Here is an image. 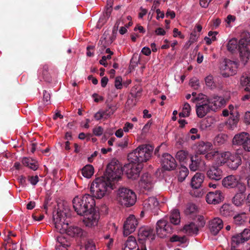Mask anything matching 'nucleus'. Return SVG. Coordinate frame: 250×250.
<instances>
[{
    "label": "nucleus",
    "instance_id": "35",
    "mask_svg": "<svg viewBox=\"0 0 250 250\" xmlns=\"http://www.w3.org/2000/svg\"><path fill=\"white\" fill-rule=\"evenodd\" d=\"M245 242V241L243 240L240 233H236L233 235L231 237V246H236Z\"/></svg>",
    "mask_w": 250,
    "mask_h": 250
},
{
    "label": "nucleus",
    "instance_id": "57",
    "mask_svg": "<svg viewBox=\"0 0 250 250\" xmlns=\"http://www.w3.org/2000/svg\"><path fill=\"white\" fill-rule=\"evenodd\" d=\"M141 52L146 56H149L150 55L151 51L149 47H144L142 48Z\"/></svg>",
    "mask_w": 250,
    "mask_h": 250
},
{
    "label": "nucleus",
    "instance_id": "59",
    "mask_svg": "<svg viewBox=\"0 0 250 250\" xmlns=\"http://www.w3.org/2000/svg\"><path fill=\"white\" fill-rule=\"evenodd\" d=\"M43 98L44 101H45L46 103L48 102L50 99V93L46 91H44L43 92Z\"/></svg>",
    "mask_w": 250,
    "mask_h": 250
},
{
    "label": "nucleus",
    "instance_id": "25",
    "mask_svg": "<svg viewBox=\"0 0 250 250\" xmlns=\"http://www.w3.org/2000/svg\"><path fill=\"white\" fill-rule=\"evenodd\" d=\"M22 164L33 170H36L38 168L37 162L30 158H23L22 160Z\"/></svg>",
    "mask_w": 250,
    "mask_h": 250
},
{
    "label": "nucleus",
    "instance_id": "8",
    "mask_svg": "<svg viewBox=\"0 0 250 250\" xmlns=\"http://www.w3.org/2000/svg\"><path fill=\"white\" fill-rule=\"evenodd\" d=\"M217 162L221 165L227 163L230 169L236 170L242 164V158L238 153L232 154L229 151H227L222 152V159L217 160Z\"/></svg>",
    "mask_w": 250,
    "mask_h": 250
},
{
    "label": "nucleus",
    "instance_id": "2",
    "mask_svg": "<svg viewBox=\"0 0 250 250\" xmlns=\"http://www.w3.org/2000/svg\"><path fill=\"white\" fill-rule=\"evenodd\" d=\"M92 195L85 194L83 196H77L72 201L73 207L75 211L80 216H87L84 220L86 226L91 227L97 224L99 216L95 212V201L94 197L101 199L95 196V193L91 191Z\"/></svg>",
    "mask_w": 250,
    "mask_h": 250
},
{
    "label": "nucleus",
    "instance_id": "49",
    "mask_svg": "<svg viewBox=\"0 0 250 250\" xmlns=\"http://www.w3.org/2000/svg\"><path fill=\"white\" fill-rule=\"evenodd\" d=\"M28 181L33 186L36 185L39 182V177L37 175L28 176Z\"/></svg>",
    "mask_w": 250,
    "mask_h": 250
},
{
    "label": "nucleus",
    "instance_id": "39",
    "mask_svg": "<svg viewBox=\"0 0 250 250\" xmlns=\"http://www.w3.org/2000/svg\"><path fill=\"white\" fill-rule=\"evenodd\" d=\"M188 154L187 151L181 150L177 152L176 157L180 162H184L187 158Z\"/></svg>",
    "mask_w": 250,
    "mask_h": 250
},
{
    "label": "nucleus",
    "instance_id": "53",
    "mask_svg": "<svg viewBox=\"0 0 250 250\" xmlns=\"http://www.w3.org/2000/svg\"><path fill=\"white\" fill-rule=\"evenodd\" d=\"M19 183L22 186L25 187L27 185L26 177L23 176H21L18 178Z\"/></svg>",
    "mask_w": 250,
    "mask_h": 250
},
{
    "label": "nucleus",
    "instance_id": "55",
    "mask_svg": "<svg viewBox=\"0 0 250 250\" xmlns=\"http://www.w3.org/2000/svg\"><path fill=\"white\" fill-rule=\"evenodd\" d=\"M128 144V139L126 138L123 142H119L117 144V146L122 148H125L126 147Z\"/></svg>",
    "mask_w": 250,
    "mask_h": 250
},
{
    "label": "nucleus",
    "instance_id": "62",
    "mask_svg": "<svg viewBox=\"0 0 250 250\" xmlns=\"http://www.w3.org/2000/svg\"><path fill=\"white\" fill-rule=\"evenodd\" d=\"M155 33L157 35H162L163 36L166 34V31L162 28H161V27L157 28L155 30Z\"/></svg>",
    "mask_w": 250,
    "mask_h": 250
},
{
    "label": "nucleus",
    "instance_id": "52",
    "mask_svg": "<svg viewBox=\"0 0 250 250\" xmlns=\"http://www.w3.org/2000/svg\"><path fill=\"white\" fill-rule=\"evenodd\" d=\"M93 132L96 136H100L103 133V128L99 126L94 128L93 130Z\"/></svg>",
    "mask_w": 250,
    "mask_h": 250
},
{
    "label": "nucleus",
    "instance_id": "28",
    "mask_svg": "<svg viewBox=\"0 0 250 250\" xmlns=\"http://www.w3.org/2000/svg\"><path fill=\"white\" fill-rule=\"evenodd\" d=\"M191 164L189 165V168L191 171H195L199 167V165L201 162V158L197 155L191 157Z\"/></svg>",
    "mask_w": 250,
    "mask_h": 250
},
{
    "label": "nucleus",
    "instance_id": "22",
    "mask_svg": "<svg viewBox=\"0 0 250 250\" xmlns=\"http://www.w3.org/2000/svg\"><path fill=\"white\" fill-rule=\"evenodd\" d=\"M159 205V202L157 199L154 197H151L145 200L144 202V207L147 210H153L157 209Z\"/></svg>",
    "mask_w": 250,
    "mask_h": 250
},
{
    "label": "nucleus",
    "instance_id": "41",
    "mask_svg": "<svg viewBox=\"0 0 250 250\" xmlns=\"http://www.w3.org/2000/svg\"><path fill=\"white\" fill-rule=\"evenodd\" d=\"M240 83L242 86L250 84V74H245L242 76L240 79Z\"/></svg>",
    "mask_w": 250,
    "mask_h": 250
},
{
    "label": "nucleus",
    "instance_id": "34",
    "mask_svg": "<svg viewBox=\"0 0 250 250\" xmlns=\"http://www.w3.org/2000/svg\"><path fill=\"white\" fill-rule=\"evenodd\" d=\"M245 197L241 193H236L232 198L233 203L236 206H241L245 202Z\"/></svg>",
    "mask_w": 250,
    "mask_h": 250
},
{
    "label": "nucleus",
    "instance_id": "15",
    "mask_svg": "<svg viewBox=\"0 0 250 250\" xmlns=\"http://www.w3.org/2000/svg\"><path fill=\"white\" fill-rule=\"evenodd\" d=\"M207 175L211 180L219 181L222 178L223 171L219 166L213 165L207 170Z\"/></svg>",
    "mask_w": 250,
    "mask_h": 250
},
{
    "label": "nucleus",
    "instance_id": "23",
    "mask_svg": "<svg viewBox=\"0 0 250 250\" xmlns=\"http://www.w3.org/2000/svg\"><path fill=\"white\" fill-rule=\"evenodd\" d=\"M239 115L236 111L235 113H231L229 118L227 122V126L229 129L233 130L236 127L239 121Z\"/></svg>",
    "mask_w": 250,
    "mask_h": 250
},
{
    "label": "nucleus",
    "instance_id": "11",
    "mask_svg": "<svg viewBox=\"0 0 250 250\" xmlns=\"http://www.w3.org/2000/svg\"><path fill=\"white\" fill-rule=\"evenodd\" d=\"M232 144L242 146L245 151H250V134L244 132L236 134L232 139Z\"/></svg>",
    "mask_w": 250,
    "mask_h": 250
},
{
    "label": "nucleus",
    "instance_id": "42",
    "mask_svg": "<svg viewBox=\"0 0 250 250\" xmlns=\"http://www.w3.org/2000/svg\"><path fill=\"white\" fill-rule=\"evenodd\" d=\"M170 241L172 242H179L181 244H184L186 242V238L185 236H179L174 235L170 238Z\"/></svg>",
    "mask_w": 250,
    "mask_h": 250
},
{
    "label": "nucleus",
    "instance_id": "10",
    "mask_svg": "<svg viewBox=\"0 0 250 250\" xmlns=\"http://www.w3.org/2000/svg\"><path fill=\"white\" fill-rule=\"evenodd\" d=\"M173 229V226L164 218L157 222L156 231L158 236L161 238L165 237L167 234L171 233Z\"/></svg>",
    "mask_w": 250,
    "mask_h": 250
},
{
    "label": "nucleus",
    "instance_id": "33",
    "mask_svg": "<svg viewBox=\"0 0 250 250\" xmlns=\"http://www.w3.org/2000/svg\"><path fill=\"white\" fill-rule=\"evenodd\" d=\"M189 173L188 168L185 166H181L179 168L178 179L179 182L184 181Z\"/></svg>",
    "mask_w": 250,
    "mask_h": 250
},
{
    "label": "nucleus",
    "instance_id": "6",
    "mask_svg": "<svg viewBox=\"0 0 250 250\" xmlns=\"http://www.w3.org/2000/svg\"><path fill=\"white\" fill-rule=\"evenodd\" d=\"M154 147L150 145L139 146L136 149L128 154L129 162L141 164L146 162L152 156Z\"/></svg>",
    "mask_w": 250,
    "mask_h": 250
},
{
    "label": "nucleus",
    "instance_id": "3",
    "mask_svg": "<svg viewBox=\"0 0 250 250\" xmlns=\"http://www.w3.org/2000/svg\"><path fill=\"white\" fill-rule=\"evenodd\" d=\"M191 101L193 103L197 102L196 111L197 116L199 118L205 117L210 111H215L226 103V100L218 96L209 98H208L205 95L202 98L198 96L193 98Z\"/></svg>",
    "mask_w": 250,
    "mask_h": 250
},
{
    "label": "nucleus",
    "instance_id": "43",
    "mask_svg": "<svg viewBox=\"0 0 250 250\" xmlns=\"http://www.w3.org/2000/svg\"><path fill=\"white\" fill-rule=\"evenodd\" d=\"M205 82L206 85L210 87L211 88H214L215 83L213 81V76L212 75H208L205 78Z\"/></svg>",
    "mask_w": 250,
    "mask_h": 250
},
{
    "label": "nucleus",
    "instance_id": "4",
    "mask_svg": "<svg viewBox=\"0 0 250 250\" xmlns=\"http://www.w3.org/2000/svg\"><path fill=\"white\" fill-rule=\"evenodd\" d=\"M66 213L61 210L53 214V219L56 230L60 233H66L72 237H81L83 235V230L77 226H69L66 220Z\"/></svg>",
    "mask_w": 250,
    "mask_h": 250
},
{
    "label": "nucleus",
    "instance_id": "44",
    "mask_svg": "<svg viewBox=\"0 0 250 250\" xmlns=\"http://www.w3.org/2000/svg\"><path fill=\"white\" fill-rule=\"evenodd\" d=\"M200 36V34L197 33L195 29L191 33L190 35V38L189 40V42H190V44L193 43L197 41L198 38Z\"/></svg>",
    "mask_w": 250,
    "mask_h": 250
},
{
    "label": "nucleus",
    "instance_id": "21",
    "mask_svg": "<svg viewBox=\"0 0 250 250\" xmlns=\"http://www.w3.org/2000/svg\"><path fill=\"white\" fill-rule=\"evenodd\" d=\"M204 178L205 176L203 173H196L191 179L190 183L191 187L195 189L199 188L201 186Z\"/></svg>",
    "mask_w": 250,
    "mask_h": 250
},
{
    "label": "nucleus",
    "instance_id": "16",
    "mask_svg": "<svg viewBox=\"0 0 250 250\" xmlns=\"http://www.w3.org/2000/svg\"><path fill=\"white\" fill-rule=\"evenodd\" d=\"M224 197L220 190H215L214 191L209 192L206 196V201L208 204H217L221 202Z\"/></svg>",
    "mask_w": 250,
    "mask_h": 250
},
{
    "label": "nucleus",
    "instance_id": "18",
    "mask_svg": "<svg viewBox=\"0 0 250 250\" xmlns=\"http://www.w3.org/2000/svg\"><path fill=\"white\" fill-rule=\"evenodd\" d=\"M141 187L146 190H149L152 188L153 180L151 175L148 173H144L141 177L139 183Z\"/></svg>",
    "mask_w": 250,
    "mask_h": 250
},
{
    "label": "nucleus",
    "instance_id": "29",
    "mask_svg": "<svg viewBox=\"0 0 250 250\" xmlns=\"http://www.w3.org/2000/svg\"><path fill=\"white\" fill-rule=\"evenodd\" d=\"M94 167L91 165H86L82 169V173L83 175L87 178H90L94 174Z\"/></svg>",
    "mask_w": 250,
    "mask_h": 250
},
{
    "label": "nucleus",
    "instance_id": "12",
    "mask_svg": "<svg viewBox=\"0 0 250 250\" xmlns=\"http://www.w3.org/2000/svg\"><path fill=\"white\" fill-rule=\"evenodd\" d=\"M138 241L142 244V246H146L145 241L146 239L151 241L155 239V234L154 230L149 227L141 228L138 232Z\"/></svg>",
    "mask_w": 250,
    "mask_h": 250
},
{
    "label": "nucleus",
    "instance_id": "17",
    "mask_svg": "<svg viewBox=\"0 0 250 250\" xmlns=\"http://www.w3.org/2000/svg\"><path fill=\"white\" fill-rule=\"evenodd\" d=\"M223 223L222 220L219 218H215L211 220L209 224V228L211 233L216 235L223 228Z\"/></svg>",
    "mask_w": 250,
    "mask_h": 250
},
{
    "label": "nucleus",
    "instance_id": "45",
    "mask_svg": "<svg viewBox=\"0 0 250 250\" xmlns=\"http://www.w3.org/2000/svg\"><path fill=\"white\" fill-rule=\"evenodd\" d=\"M200 138V135L199 134H196V135L191 134V133H188L183 139L186 141H189L190 140L194 141L196 139H198Z\"/></svg>",
    "mask_w": 250,
    "mask_h": 250
},
{
    "label": "nucleus",
    "instance_id": "24",
    "mask_svg": "<svg viewBox=\"0 0 250 250\" xmlns=\"http://www.w3.org/2000/svg\"><path fill=\"white\" fill-rule=\"evenodd\" d=\"M183 230L185 232L189 235L197 234L199 229L198 227L194 223H190L185 225L184 227Z\"/></svg>",
    "mask_w": 250,
    "mask_h": 250
},
{
    "label": "nucleus",
    "instance_id": "51",
    "mask_svg": "<svg viewBox=\"0 0 250 250\" xmlns=\"http://www.w3.org/2000/svg\"><path fill=\"white\" fill-rule=\"evenodd\" d=\"M190 85L194 89H197L199 86V80L197 79H191L190 81Z\"/></svg>",
    "mask_w": 250,
    "mask_h": 250
},
{
    "label": "nucleus",
    "instance_id": "40",
    "mask_svg": "<svg viewBox=\"0 0 250 250\" xmlns=\"http://www.w3.org/2000/svg\"><path fill=\"white\" fill-rule=\"evenodd\" d=\"M197 210V206L194 204H188L187 206L185 209V213L187 215H189L196 212Z\"/></svg>",
    "mask_w": 250,
    "mask_h": 250
},
{
    "label": "nucleus",
    "instance_id": "26",
    "mask_svg": "<svg viewBox=\"0 0 250 250\" xmlns=\"http://www.w3.org/2000/svg\"><path fill=\"white\" fill-rule=\"evenodd\" d=\"M138 247L135 237L132 236H130L128 237L125 243V246L124 250H136Z\"/></svg>",
    "mask_w": 250,
    "mask_h": 250
},
{
    "label": "nucleus",
    "instance_id": "30",
    "mask_svg": "<svg viewBox=\"0 0 250 250\" xmlns=\"http://www.w3.org/2000/svg\"><path fill=\"white\" fill-rule=\"evenodd\" d=\"M205 158L207 160H211L213 159H216L218 160L222 159V153H219L218 151L208 152L204 154Z\"/></svg>",
    "mask_w": 250,
    "mask_h": 250
},
{
    "label": "nucleus",
    "instance_id": "48",
    "mask_svg": "<svg viewBox=\"0 0 250 250\" xmlns=\"http://www.w3.org/2000/svg\"><path fill=\"white\" fill-rule=\"evenodd\" d=\"M122 78L121 77L118 76L115 80V86L118 89H121L122 88Z\"/></svg>",
    "mask_w": 250,
    "mask_h": 250
},
{
    "label": "nucleus",
    "instance_id": "36",
    "mask_svg": "<svg viewBox=\"0 0 250 250\" xmlns=\"http://www.w3.org/2000/svg\"><path fill=\"white\" fill-rule=\"evenodd\" d=\"M246 215L245 213H242L234 215L233 217L234 223L236 225L242 224L245 222Z\"/></svg>",
    "mask_w": 250,
    "mask_h": 250
},
{
    "label": "nucleus",
    "instance_id": "46",
    "mask_svg": "<svg viewBox=\"0 0 250 250\" xmlns=\"http://www.w3.org/2000/svg\"><path fill=\"white\" fill-rule=\"evenodd\" d=\"M242 237L244 241H247L250 238V229H245L242 232H240Z\"/></svg>",
    "mask_w": 250,
    "mask_h": 250
},
{
    "label": "nucleus",
    "instance_id": "1",
    "mask_svg": "<svg viewBox=\"0 0 250 250\" xmlns=\"http://www.w3.org/2000/svg\"><path fill=\"white\" fill-rule=\"evenodd\" d=\"M143 168V164L129 162L122 167L119 162L114 159L108 164L104 175L95 179L91 184V191L95 196L103 197L106 193L115 188V183L121 178L123 172L129 179H136Z\"/></svg>",
    "mask_w": 250,
    "mask_h": 250
},
{
    "label": "nucleus",
    "instance_id": "50",
    "mask_svg": "<svg viewBox=\"0 0 250 250\" xmlns=\"http://www.w3.org/2000/svg\"><path fill=\"white\" fill-rule=\"evenodd\" d=\"M95 46L93 45H88L86 47V55L88 57H92L94 55V49Z\"/></svg>",
    "mask_w": 250,
    "mask_h": 250
},
{
    "label": "nucleus",
    "instance_id": "5",
    "mask_svg": "<svg viewBox=\"0 0 250 250\" xmlns=\"http://www.w3.org/2000/svg\"><path fill=\"white\" fill-rule=\"evenodd\" d=\"M250 44V34L245 32L241 34L238 42L236 39H232L228 42L227 47V50L231 53H234L238 50L241 61L246 64L250 57V50L248 47Z\"/></svg>",
    "mask_w": 250,
    "mask_h": 250
},
{
    "label": "nucleus",
    "instance_id": "37",
    "mask_svg": "<svg viewBox=\"0 0 250 250\" xmlns=\"http://www.w3.org/2000/svg\"><path fill=\"white\" fill-rule=\"evenodd\" d=\"M191 107L189 104L185 103L183 107L182 111L179 113V116L181 117H188L190 115Z\"/></svg>",
    "mask_w": 250,
    "mask_h": 250
},
{
    "label": "nucleus",
    "instance_id": "61",
    "mask_svg": "<svg viewBox=\"0 0 250 250\" xmlns=\"http://www.w3.org/2000/svg\"><path fill=\"white\" fill-rule=\"evenodd\" d=\"M32 216H33V219L35 220H36L38 221H42L44 218L43 215L40 214L39 215H38L36 213L33 214Z\"/></svg>",
    "mask_w": 250,
    "mask_h": 250
},
{
    "label": "nucleus",
    "instance_id": "32",
    "mask_svg": "<svg viewBox=\"0 0 250 250\" xmlns=\"http://www.w3.org/2000/svg\"><path fill=\"white\" fill-rule=\"evenodd\" d=\"M228 136L225 134H219L214 139L215 146H220L224 144L227 141Z\"/></svg>",
    "mask_w": 250,
    "mask_h": 250
},
{
    "label": "nucleus",
    "instance_id": "7",
    "mask_svg": "<svg viewBox=\"0 0 250 250\" xmlns=\"http://www.w3.org/2000/svg\"><path fill=\"white\" fill-rule=\"evenodd\" d=\"M117 199L121 205L128 207L135 203L136 196L132 190L122 187L120 188L117 191Z\"/></svg>",
    "mask_w": 250,
    "mask_h": 250
},
{
    "label": "nucleus",
    "instance_id": "56",
    "mask_svg": "<svg viewBox=\"0 0 250 250\" xmlns=\"http://www.w3.org/2000/svg\"><path fill=\"white\" fill-rule=\"evenodd\" d=\"M209 126V125L208 123V121L206 119L203 120L200 123V126L202 129H205Z\"/></svg>",
    "mask_w": 250,
    "mask_h": 250
},
{
    "label": "nucleus",
    "instance_id": "60",
    "mask_svg": "<svg viewBox=\"0 0 250 250\" xmlns=\"http://www.w3.org/2000/svg\"><path fill=\"white\" fill-rule=\"evenodd\" d=\"M133 127L132 124L130 123H126L124 127V130L125 132H128L130 129H132Z\"/></svg>",
    "mask_w": 250,
    "mask_h": 250
},
{
    "label": "nucleus",
    "instance_id": "27",
    "mask_svg": "<svg viewBox=\"0 0 250 250\" xmlns=\"http://www.w3.org/2000/svg\"><path fill=\"white\" fill-rule=\"evenodd\" d=\"M169 221L171 224L177 225L180 222V212L178 209H173L169 216Z\"/></svg>",
    "mask_w": 250,
    "mask_h": 250
},
{
    "label": "nucleus",
    "instance_id": "20",
    "mask_svg": "<svg viewBox=\"0 0 250 250\" xmlns=\"http://www.w3.org/2000/svg\"><path fill=\"white\" fill-rule=\"evenodd\" d=\"M212 145L208 142L200 141L198 142L196 151L198 154L204 155L212 149Z\"/></svg>",
    "mask_w": 250,
    "mask_h": 250
},
{
    "label": "nucleus",
    "instance_id": "38",
    "mask_svg": "<svg viewBox=\"0 0 250 250\" xmlns=\"http://www.w3.org/2000/svg\"><path fill=\"white\" fill-rule=\"evenodd\" d=\"M42 77L43 79L47 82H50L51 80V77L48 73V66L47 65H44L43 66Z\"/></svg>",
    "mask_w": 250,
    "mask_h": 250
},
{
    "label": "nucleus",
    "instance_id": "31",
    "mask_svg": "<svg viewBox=\"0 0 250 250\" xmlns=\"http://www.w3.org/2000/svg\"><path fill=\"white\" fill-rule=\"evenodd\" d=\"M220 211L221 214L225 217L232 216L234 214V212L231 209V208L229 205L227 204L222 206L220 208Z\"/></svg>",
    "mask_w": 250,
    "mask_h": 250
},
{
    "label": "nucleus",
    "instance_id": "58",
    "mask_svg": "<svg viewBox=\"0 0 250 250\" xmlns=\"http://www.w3.org/2000/svg\"><path fill=\"white\" fill-rule=\"evenodd\" d=\"M173 37H176L178 35L180 37V38L183 39L184 38V36L182 34L181 32L180 31H179L178 29L177 28H174L173 29Z\"/></svg>",
    "mask_w": 250,
    "mask_h": 250
},
{
    "label": "nucleus",
    "instance_id": "13",
    "mask_svg": "<svg viewBox=\"0 0 250 250\" xmlns=\"http://www.w3.org/2000/svg\"><path fill=\"white\" fill-rule=\"evenodd\" d=\"M138 225V221L134 215H130L125 221L124 225V235L128 236L134 232Z\"/></svg>",
    "mask_w": 250,
    "mask_h": 250
},
{
    "label": "nucleus",
    "instance_id": "54",
    "mask_svg": "<svg viewBox=\"0 0 250 250\" xmlns=\"http://www.w3.org/2000/svg\"><path fill=\"white\" fill-rule=\"evenodd\" d=\"M211 1L212 0H200V5L203 8H207Z\"/></svg>",
    "mask_w": 250,
    "mask_h": 250
},
{
    "label": "nucleus",
    "instance_id": "14",
    "mask_svg": "<svg viewBox=\"0 0 250 250\" xmlns=\"http://www.w3.org/2000/svg\"><path fill=\"white\" fill-rule=\"evenodd\" d=\"M161 164L163 167L166 170L174 169L177 167L175 159L168 153H164L162 155Z\"/></svg>",
    "mask_w": 250,
    "mask_h": 250
},
{
    "label": "nucleus",
    "instance_id": "9",
    "mask_svg": "<svg viewBox=\"0 0 250 250\" xmlns=\"http://www.w3.org/2000/svg\"><path fill=\"white\" fill-rule=\"evenodd\" d=\"M238 67V62L225 59L221 65V74L224 77L234 75L237 73Z\"/></svg>",
    "mask_w": 250,
    "mask_h": 250
},
{
    "label": "nucleus",
    "instance_id": "19",
    "mask_svg": "<svg viewBox=\"0 0 250 250\" xmlns=\"http://www.w3.org/2000/svg\"><path fill=\"white\" fill-rule=\"evenodd\" d=\"M239 180L238 176L230 175L224 178L222 183L224 187L228 188H233L237 186Z\"/></svg>",
    "mask_w": 250,
    "mask_h": 250
},
{
    "label": "nucleus",
    "instance_id": "47",
    "mask_svg": "<svg viewBox=\"0 0 250 250\" xmlns=\"http://www.w3.org/2000/svg\"><path fill=\"white\" fill-rule=\"evenodd\" d=\"M235 188H238L239 192L237 193H241L243 194V193L245 192L246 189V186L244 184L241 183L240 180L238 182V184Z\"/></svg>",
    "mask_w": 250,
    "mask_h": 250
},
{
    "label": "nucleus",
    "instance_id": "64",
    "mask_svg": "<svg viewBox=\"0 0 250 250\" xmlns=\"http://www.w3.org/2000/svg\"><path fill=\"white\" fill-rule=\"evenodd\" d=\"M244 203L246 205L249 207V208H250V193H249L247 197H245Z\"/></svg>",
    "mask_w": 250,
    "mask_h": 250
},
{
    "label": "nucleus",
    "instance_id": "63",
    "mask_svg": "<svg viewBox=\"0 0 250 250\" xmlns=\"http://www.w3.org/2000/svg\"><path fill=\"white\" fill-rule=\"evenodd\" d=\"M235 17L234 16H232L231 15H229L227 16V19L226 20L228 24H229L231 22H233L235 21Z\"/></svg>",
    "mask_w": 250,
    "mask_h": 250
}]
</instances>
